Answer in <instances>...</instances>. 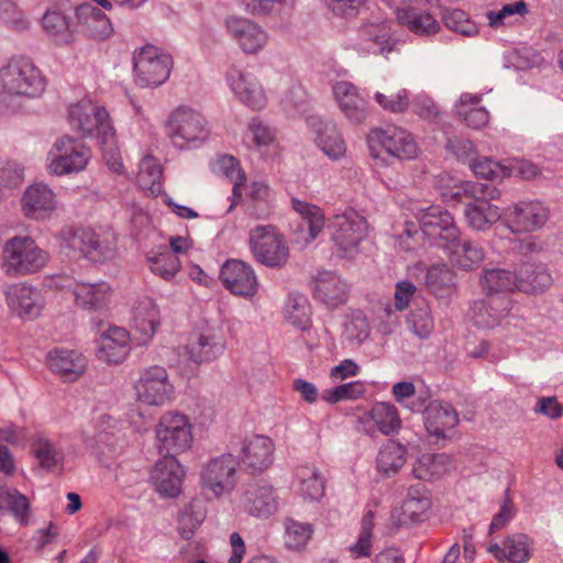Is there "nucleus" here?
<instances>
[{
	"instance_id": "obj_1",
	"label": "nucleus",
	"mask_w": 563,
	"mask_h": 563,
	"mask_svg": "<svg viewBox=\"0 0 563 563\" xmlns=\"http://www.w3.org/2000/svg\"><path fill=\"white\" fill-rule=\"evenodd\" d=\"M68 121L73 130L81 137L91 136L96 131L98 143L107 159H113L111 168L114 172L122 169V164L117 161V140L113 126L109 121V113L91 100L84 99L69 108Z\"/></svg>"
},
{
	"instance_id": "obj_2",
	"label": "nucleus",
	"mask_w": 563,
	"mask_h": 563,
	"mask_svg": "<svg viewBox=\"0 0 563 563\" xmlns=\"http://www.w3.org/2000/svg\"><path fill=\"white\" fill-rule=\"evenodd\" d=\"M3 90L13 96L37 98L46 88V79L34 62L25 56H14L0 69Z\"/></svg>"
},
{
	"instance_id": "obj_3",
	"label": "nucleus",
	"mask_w": 563,
	"mask_h": 563,
	"mask_svg": "<svg viewBox=\"0 0 563 563\" xmlns=\"http://www.w3.org/2000/svg\"><path fill=\"white\" fill-rule=\"evenodd\" d=\"M463 192L471 198L465 202L464 214L468 225L476 231H485L501 219L499 208L490 203L500 191L493 184L466 183Z\"/></svg>"
},
{
	"instance_id": "obj_4",
	"label": "nucleus",
	"mask_w": 563,
	"mask_h": 563,
	"mask_svg": "<svg viewBox=\"0 0 563 563\" xmlns=\"http://www.w3.org/2000/svg\"><path fill=\"white\" fill-rule=\"evenodd\" d=\"M155 433L161 455L176 456L192 443V426L186 415L177 411L165 412L158 420Z\"/></svg>"
},
{
	"instance_id": "obj_5",
	"label": "nucleus",
	"mask_w": 563,
	"mask_h": 563,
	"mask_svg": "<svg viewBox=\"0 0 563 563\" xmlns=\"http://www.w3.org/2000/svg\"><path fill=\"white\" fill-rule=\"evenodd\" d=\"M48 254L30 236H14L3 247V266L9 274H31L42 269Z\"/></svg>"
},
{
	"instance_id": "obj_6",
	"label": "nucleus",
	"mask_w": 563,
	"mask_h": 563,
	"mask_svg": "<svg viewBox=\"0 0 563 563\" xmlns=\"http://www.w3.org/2000/svg\"><path fill=\"white\" fill-rule=\"evenodd\" d=\"M172 66V56L153 45L143 46L133 54L135 84L142 88L164 84L169 77Z\"/></svg>"
},
{
	"instance_id": "obj_7",
	"label": "nucleus",
	"mask_w": 563,
	"mask_h": 563,
	"mask_svg": "<svg viewBox=\"0 0 563 563\" xmlns=\"http://www.w3.org/2000/svg\"><path fill=\"white\" fill-rule=\"evenodd\" d=\"M251 252L261 264L282 267L289 257L284 238L273 225H257L250 231Z\"/></svg>"
},
{
	"instance_id": "obj_8",
	"label": "nucleus",
	"mask_w": 563,
	"mask_h": 563,
	"mask_svg": "<svg viewBox=\"0 0 563 563\" xmlns=\"http://www.w3.org/2000/svg\"><path fill=\"white\" fill-rule=\"evenodd\" d=\"M167 134L173 144L183 150L205 141L209 131L205 118L199 112L180 107L169 117Z\"/></svg>"
},
{
	"instance_id": "obj_9",
	"label": "nucleus",
	"mask_w": 563,
	"mask_h": 563,
	"mask_svg": "<svg viewBox=\"0 0 563 563\" xmlns=\"http://www.w3.org/2000/svg\"><path fill=\"white\" fill-rule=\"evenodd\" d=\"M371 155L379 156V150L400 161L411 159L417 155V144L411 134L404 129H373L367 135Z\"/></svg>"
},
{
	"instance_id": "obj_10",
	"label": "nucleus",
	"mask_w": 563,
	"mask_h": 563,
	"mask_svg": "<svg viewBox=\"0 0 563 563\" xmlns=\"http://www.w3.org/2000/svg\"><path fill=\"white\" fill-rule=\"evenodd\" d=\"M238 465L236 457L231 453L210 459L200 473L203 488L209 489L216 497L231 493L236 485Z\"/></svg>"
},
{
	"instance_id": "obj_11",
	"label": "nucleus",
	"mask_w": 563,
	"mask_h": 563,
	"mask_svg": "<svg viewBox=\"0 0 563 563\" xmlns=\"http://www.w3.org/2000/svg\"><path fill=\"white\" fill-rule=\"evenodd\" d=\"M137 399L148 406H164L174 394V386L169 382L166 368L150 366L140 373L134 384Z\"/></svg>"
},
{
	"instance_id": "obj_12",
	"label": "nucleus",
	"mask_w": 563,
	"mask_h": 563,
	"mask_svg": "<svg viewBox=\"0 0 563 563\" xmlns=\"http://www.w3.org/2000/svg\"><path fill=\"white\" fill-rule=\"evenodd\" d=\"M549 213V208L539 200L520 201L506 209L503 223L512 233L532 232L547 223Z\"/></svg>"
},
{
	"instance_id": "obj_13",
	"label": "nucleus",
	"mask_w": 563,
	"mask_h": 563,
	"mask_svg": "<svg viewBox=\"0 0 563 563\" xmlns=\"http://www.w3.org/2000/svg\"><path fill=\"white\" fill-rule=\"evenodd\" d=\"M395 45L390 22L380 19L363 22L353 43L358 52L382 55L393 52Z\"/></svg>"
},
{
	"instance_id": "obj_14",
	"label": "nucleus",
	"mask_w": 563,
	"mask_h": 563,
	"mask_svg": "<svg viewBox=\"0 0 563 563\" xmlns=\"http://www.w3.org/2000/svg\"><path fill=\"white\" fill-rule=\"evenodd\" d=\"M54 148L57 154L48 167L52 174L58 176L82 170L90 159V150L70 136L59 137Z\"/></svg>"
},
{
	"instance_id": "obj_15",
	"label": "nucleus",
	"mask_w": 563,
	"mask_h": 563,
	"mask_svg": "<svg viewBox=\"0 0 563 563\" xmlns=\"http://www.w3.org/2000/svg\"><path fill=\"white\" fill-rule=\"evenodd\" d=\"M64 234L67 249L79 253L92 262H102L113 256L114 249L112 244L101 240L100 236L89 228L69 229Z\"/></svg>"
},
{
	"instance_id": "obj_16",
	"label": "nucleus",
	"mask_w": 563,
	"mask_h": 563,
	"mask_svg": "<svg viewBox=\"0 0 563 563\" xmlns=\"http://www.w3.org/2000/svg\"><path fill=\"white\" fill-rule=\"evenodd\" d=\"M333 227L335 231L332 239L339 250L342 251L341 257L353 253L367 233L365 218L354 210L335 216Z\"/></svg>"
},
{
	"instance_id": "obj_17",
	"label": "nucleus",
	"mask_w": 563,
	"mask_h": 563,
	"mask_svg": "<svg viewBox=\"0 0 563 563\" xmlns=\"http://www.w3.org/2000/svg\"><path fill=\"white\" fill-rule=\"evenodd\" d=\"M239 464L249 473H262L273 463L274 443L265 435L254 434L240 442Z\"/></svg>"
},
{
	"instance_id": "obj_18",
	"label": "nucleus",
	"mask_w": 563,
	"mask_h": 563,
	"mask_svg": "<svg viewBox=\"0 0 563 563\" xmlns=\"http://www.w3.org/2000/svg\"><path fill=\"white\" fill-rule=\"evenodd\" d=\"M220 279L233 295L253 297L258 283L253 268L239 260H228L221 267Z\"/></svg>"
},
{
	"instance_id": "obj_19",
	"label": "nucleus",
	"mask_w": 563,
	"mask_h": 563,
	"mask_svg": "<svg viewBox=\"0 0 563 563\" xmlns=\"http://www.w3.org/2000/svg\"><path fill=\"white\" fill-rule=\"evenodd\" d=\"M441 247L450 263L465 272L478 268L486 257V252L481 243L462 238L461 233H457L453 242L442 243Z\"/></svg>"
},
{
	"instance_id": "obj_20",
	"label": "nucleus",
	"mask_w": 563,
	"mask_h": 563,
	"mask_svg": "<svg viewBox=\"0 0 563 563\" xmlns=\"http://www.w3.org/2000/svg\"><path fill=\"white\" fill-rule=\"evenodd\" d=\"M307 124L314 134L316 145L332 161H339L345 155V142L336 124L325 121L318 115H310Z\"/></svg>"
},
{
	"instance_id": "obj_21",
	"label": "nucleus",
	"mask_w": 563,
	"mask_h": 563,
	"mask_svg": "<svg viewBox=\"0 0 563 563\" xmlns=\"http://www.w3.org/2000/svg\"><path fill=\"white\" fill-rule=\"evenodd\" d=\"M49 371L63 382H76L87 369L86 357L75 350L55 347L46 355Z\"/></svg>"
},
{
	"instance_id": "obj_22",
	"label": "nucleus",
	"mask_w": 563,
	"mask_h": 563,
	"mask_svg": "<svg viewBox=\"0 0 563 563\" xmlns=\"http://www.w3.org/2000/svg\"><path fill=\"white\" fill-rule=\"evenodd\" d=\"M162 456L152 471V479L162 496L176 497L181 490L185 471L176 456Z\"/></svg>"
},
{
	"instance_id": "obj_23",
	"label": "nucleus",
	"mask_w": 563,
	"mask_h": 563,
	"mask_svg": "<svg viewBox=\"0 0 563 563\" xmlns=\"http://www.w3.org/2000/svg\"><path fill=\"white\" fill-rule=\"evenodd\" d=\"M132 328L140 334L141 344H147L155 335L161 324V311L150 297L139 298L131 310Z\"/></svg>"
},
{
	"instance_id": "obj_24",
	"label": "nucleus",
	"mask_w": 563,
	"mask_h": 563,
	"mask_svg": "<svg viewBox=\"0 0 563 563\" xmlns=\"http://www.w3.org/2000/svg\"><path fill=\"white\" fill-rule=\"evenodd\" d=\"M227 29L242 51L247 54H255L267 44L266 31L249 19L230 18L227 20Z\"/></svg>"
},
{
	"instance_id": "obj_25",
	"label": "nucleus",
	"mask_w": 563,
	"mask_h": 563,
	"mask_svg": "<svg viewBox=\"0 0 563 563\" xmlns=\"http://www.w3.org/2000/svg\"><path fill=\"white\" fill-rule=\"evenodd\" d=\"M422 233L429 239H439L443 243L454 241L460 233L451 213L440 206H432L420 218Z\"/></svg>"
},
{
	"instance_id": "obj_26",
	"label": "nucleus",
	"mask_w": 563,
	"mask_h": 563,
	"mask_svg": "<svg viewBox=\"0 0 563 563\" xmlns=\"http://www.w3.org/2000/svg\"><path fill=\"white\" fill-rule=\"evenodd\" d=\"M510 310L508 296L488 297L474 301L472 306V318L474 324L481 329H493L497 327Z\"/></svg>"
},
{
	"instance_id": "obj_27",
	"label": "nucleus",
	"mask_w": 563,
	"mask_h": 563,
	"mask_svg": "<svg viewBox=\"0 0 563 563\" xmlns=\"http://www.w3.org/2000/svg\"><path fill=\"white\" fill-rule=\"evenodd\" d=\"M243 506L251 516L269 517L277 508L273 487L261 482L249 483L243 495Z\"/></svg>"
},
{
	"instance_id": "obj_28",
	"label": "nucleus",
	"mask_w": 563,
	"mask_h": 563,
	"mask_svg": "<svg viewBox=\"0 0 563 563\" xmlns=\"http://www.w3.org/2000/svg\"><path fill=\"white\" fill-rule=\"evenodd\" d=\"M347 292V284L334 273L321 272L313 280L314 298L330 308L343 305Z\"/></svg>"
},
{
	"instance_id": "obj_29",
	"label": "nucleus",
	"mask_w": 563,
	"mask_h": 563,
	"mask_svg": "<svg viewBox=\"0 0 563 563\" xmlns=\"http://www.w3.org/2000/svg\"><path fill=\"white\" fill-rule=\"evenodd\" d=\"M332 91L340 110L353 123H361L367 115L366 101L358 93V89L350 81H338Z\"/></svg>"
},
{
	"instance_id": "obj_30",
	"label": "nucleus",
	"mask_w": 563,
	"mask_h": 563,
	"mask_svg": "<svg viewBox=\"0 0 563 563\" xmlns=\"http://www.w3.org/2000/svg\"><path fill=\"white\" fill-rule=\"evenodd\" d=\"M7 301L20 317L30 319L36 318L43 308L41 291L24 284L11 286L7 291Z\"/></svg>"
},
{
	"instance_id": "obj_31",
	"label": "nucleus",
	"mask_w": 563,
	"mask_h": 563,
	"mask_svg": "<svg viewBox=\"0 0 563 563\" xmlns=\"http://www.w3.org/2000/svg\"><path fill=\"white\" fill-rule=\"evenodd\" d=\"M75 15L82 31L91 38L106 40L113 33L112 24L106 13L90 3L78 5Z\"/></svg>"
},
{
	"instance_id": "obj_32",
	"label": "nucleus",
	"mask_w": 563,
	"mask_h": 563,
	"mask_svg": "<svg viewBox=\"0 0 563 563\" xmlns=\"http://www.w3.org/2000/svg\"><path fill=\"white\" fill-rule=\"evenodd\" d=\"M515 288L527 294L544 291L552 283V277L544 264L522 263L515 271Z\"/></svg>"
},
{
	"instance_id": "obj_33",
	"label": "nucleus",
	"mask_w": 563,
	"mask_h": 563,
	"mask_svg": "<svg viewBox=\"0 0 563 563\" xmlns=\"http://www.w3.org/2000/svg\"><path fill=\"white\" fill-rule=\"evenodd\" d=\"M424 426L429 434L444 438L446 430L459 423V416L450 404L430 401L424 408Z\"/></svg>"
},
{
	"instance_id": "obj_34",
	"label": "nucleus",
	"mask_w": 563,
	"mask_h": 563,
	"mask_svg": "<svg viewBox=\"0 0 563 563\" xmlns=\"http://www.w3.org/2000/svg\"><path fill=\"white\" fill-rule=\"evenodd\" d=\"M397 20L400 25L419 36H433L438 34L441 29L440 23L432 14L411 5L398 10Z\"/></svg>"
},
{
	"instance_id": "obj_35",
	"label": "nucleus",
	"mask_w": 563,
	"mask_h": 563,
	"mask_svg": "<svg viewBox=\"0 0 563 563\" xmlns=\"http://www.w3.org/2000/svg\"><path fill=\"white\" fill-rule=\"evenodd\" d=\"M73 295L78 307L86 310H100L109 302L111 287L106 282L77 283Z\"/></svg>"
},
{
	"instance_id": "obj_36",
	"label": "nucleus",
	"mask_w": 563,
	"mask_h": 563,
	"mask_svg": "<svg viewBox=\"0 0 563 563\" xmlns=\"http://www.w3.org/2000/svg\"><path fill=\"white\" fill-rule=\"evenodd\" d=\"M129 333L125 329L112 327L101 338L98 357L108 363L119 364L129 354Z\"/></svg>"
},
{
	"instance_id": "obj_37",
	"label": "nucleus",
	"mask_w": 563,
	"mask_h": 563,
	"mask_svg": "<svg viewBox=\"0 0 563 563\" xmlns=\"http://www.w3.org/2000/svg\"><path fill=\"white\" fill-rule=\"evenodd\" d=\"M54 208V194L44 184H34L26 188L22 197V210L29 218L38 219Z\"/></svg>"
},
{
	"instance_id": "obj_38",
	"label": "nucleus",
	"mask_w": 563,
	"mask_h": 563,
	"mask_svg": "<svg viewBox=\"0 0 563 563\" xmlns=\"http://www.w3.org/2000/svg\"><path fill=\"white\" fill-rule=\"evenodd\" d=\"M481 96L462 93L454 107L455 114L470 128L481 129L488 123L489 113L479 106Z\"/></svg>"
},
{
	"instance_id": "obj_39",
	"label": "nucleus",
	"mask_w": 563,
	"mask_h": 563,
	"mask_svg": "<svg viewBox=\"0 0 563 563\" xmlns=\"http://www.w3.org/2000/svg\"><path fill=\"white\" fill-rule=\"evenodd\" d=\"M231 86L238 98L247 107L260 110L265 106L266 97L263 88L252 74L240 73Z\"/></svg>"
},
{
	"instance_id": "obj_40",
	"label": "nucleus",
	"mask_w": 563,
	"mask_h": 563,
	"mask_svg": "<svg viewBox=\"0 0 563 563\" xmlns=\"http://www.w3.org/2000/svg\"><path fill=\"white\" fill-rule=\"evenodd\" d=\"M291 206L301 219V223L298 228L299 231L305 232L308 230V236L305 241H313L324 228V214L322 210L316 205L297 198L291 199Z\"/></svg>"
},
{
	"instance_id": "obj_41",
	"label": "nucleus",
	"mask_w": 563,
	"mask_h": 563,
	"mask_svg": "<svg viewBox=\"0 0 563 563\" xmlns=\"http://www.w3.org/2000/svg\"><path fill=\"white\" fill-rule=\"evenodd\" d=\"M225 341L214 332L201 333L196 342L189 345V354L194 362H211L223 354Z\"/></svg>"
},
{
	"instance_id": "obj_42",
	"label": "nucleus",
	"mask_w": 563,
	"mask_h": 563,
	"mask_svg": "<svg viewBox=\"0 0 563 563\" xmlns=\"http://www.w3.org/2000/svg\"><path fill=\"white\" fill-rule=\"evenodd\" d=\"M451 459L446 454H423L413 464L412 474L421 481H432L448 472Z\"/></svg>"
},
{
	"instance_id": "obj_43",
	"label": "nucleus",
	"mask_w": 563,
	"mask_h": 563,
	"mask_svg": "<svg viewBox=\"0 0 563 563\" xmlns=\"http://www.w3.org/2000/svg\"><path fill=\"white\" fill-rule=\"evenodd\" d=\"M45 33L56 43H69L74 29L70 19L59 10H47L42 18Z\"/></svg>"
},
{
	"instance_id": "obj_44",
	"label": "nucleus",
	"mask_w": 563,
	"mask_h": 563,
	"mask_svg": "<svg viewBox=\"0 0 563 563\" xmlns=\"http://www.w3.org/2000/svg\"><path fill=\"white\" fill-rule=\"evenodd\" d=\"M515 273L504 268L484 269L479 279L483 291L488 297L499 296L508 290L515 289Z\"/></svg>"
},
{
	"instance_id": "obj_45",
	"label": "nucleus",
	"mask_w": 563,
	"mask_h": 563,
	"mask_svg": "<svg viewBox=\"0 0 563 563\" xmlns=\"http://www.w3.org/2000/svg\"><path fill=\"white\" fill-rule=\"evenodd\" d=\"M456 284L455 272L444 263L431 265L426 274V285L435 296H443Z\"/></svg>"
},
{
	"instance_id": "obj_46",
	"label": "nucleus",
	"mask_w": 563,
	"mask_h": 563,
	"mask_svg": "<svg viewBox=\"0 0 563 563\" xmlns=\"http://www.w3.org/2000/svg\"><path fill=\"white\" fill-rule=\"evenodd\" d=\"M299 494L307 500L317 501L324 495V479L313 466H301L297 471Z\"/></svg>"
},
{
	"instance_id": "obj_47",
	"label": "nucleus",
	"mask_w": 563,
	"mask_h": 563,
	"mask_svg": "<svg viewBox=\"0 0 563 563\" xmlns=\"http://www.w3.org/2000/svg\"><path fill=\"white\" fill-rule=\"evenodd\" d=\"M405 455V446L395 442L382 446L376 460L378 472L388 477L396 474L406 462Z\"/></svg>"
},
{
	"instance_id": "obj_48",
	"label": "nucleus",
	"mask_w": 563,
	"mask_h": 563,
	"mask_svg": "<svg viewBox=\"0 0 563 563\" xmlns=\"http://www.w3.org/2000/svg\"><path fill=\"white\" fill-rule=\"evenodd\" d=\"M285 317L291 325L300 330L308 329L311 323L308 299L298 292L290 294L285 305Z\"/></svg>"
},
{
	"instance_id": "obj_49",
	"label": "nucleus",
	"mask_w": 563,
	"mask_h": 563,
	"mask_svg": "<svg viewBox=\"0 0 563 563\" xmlns=\"http://www.w3.org/2000/svg\"><path fill=\"white\" fill-rule=\"evenodd\" d=\"M372 418L385 435L398 432L401 426L397 408L388 402L376 404L372 409Z\"/></svg>"
},
{
	"instance_id": "obj_50",
	"label": "nucleus",
	"mask_w": 563,
	"mask_h": 563,
	"mask_svg": "<svg viewBox=\"0 0 563 563\" xmlns=\"http://www.w3.org/2000/svg\"><path fill=\"white\" fill-rule=\"evenodd\" d=\"M151 271L166 280L172 279L179 271L180 262L177 255L167 247L161 252H151L147 256Z\"/></svg>"
},
{
	"instance_id": "obj_51",
	"label": "nucleus",
	"mask_w": 563,
	"mask_h": 563,
	"mask_svg": "<svg viewBox=\"0 0 563 563\" xmlns=\"http://www.w3.org/2000/svg\"><path fill=\"white\" fill-rule=\"evenodd\" d=\"M442 20L449 30L463 36L473 37L478 33L476 23L461 9L445 10Z\"/></svg>"
},
{
	"instance_id": "obj_52",
	"label": "nucleus",
	"mask_w": 563,
	"mask_h": 563,
	"mask_svg": "<svg viewBox=\"0 0 563 563\" xmlns=\"http://www.w3.org/2000/svg\"><path fill=\"white\" fill-rule=\"evenodd\" d=\"M371 333L369 322L361 310L353 311L345 323L344 335L352 344L360 345Z\"/></svg>"
},
{
	"instance_id": "obj_53",
	"label": "nucleus",
	"mask_w": 563,
	"mask_h": 563,
	"mask_svg": "<svg viewBox=\"0 0 563 563\" xmlns=\"http://www.w3.org/2000/svg\"><path fill=\"white\" fill-rule=\"evenodd\" d=\"M470 167L476 177H481L483 179H503L509 174L505 166L488 157H479L473 159L470 164Z\"/></svg>"
},
{
	"instance_id": "obj_54",
	"label": "nucleus",
	"mask_w": 563,
	"mask_h": 563,
	"mask_svg": "<svg viewBox=\"0 0 563 563\" xmlns=\"http://www.w3.org/2000/svg\"><path fill=\"white\" fill-rule=\"evenodd\" d=\"M528 537L526 534H514L504 541L506 560L510 563H525L530 558Z\"/></svg>"
},
{
	"instance_id": "obj_55",
	"label": "nucleus",
	"mask_w": 563,
	"mask_h": 563,
	"mask_svg": "<svg viewBox=\"0 0 563 563\" xmlns=\"http://www.w3.org/2000/svg\"><path fill=\"white\" fill-rule=\"evenodd\" d=\"M32 451L40 462V465L47 471L56 466L62 459V453L56 450L55 445L49 440L44 438L34 441Z\"/></svg>"
},
{
	"instance_id": "obj_56",
	"label": "nucleus",
	"mask_w": 563,
	"mask_h": 563,
	"mask_svg": "<svg viewBox=\"0 0 563 563\" xmlns=\"http://www.w3.org/2000/svg\"><path fill=\"white\" fill-rule=\"evenodd\" d=\"M311 533V525L288 520L286 525L285 543L289 549H300L307 544Z\"/></svg>"
},
{
	"instance_id": "obj_57",
	"label": "nucleus",
	"mask_w": 563,
	"mask_h": 563,
	"mask_svg": "<svg viewBox=\"0 0 563 563\" xmlns=\"http://www.w3.org/2000/svg\"><path fill=\"white\" fill-rule=\"evenodd\" d=\"M221 167L224 169V173L228 177H233L234 174L238 175L239 181H234L232 188V201L227 212H231L234 207L240 202L242 197L241 184L245 180L244 174L241 173V169L238 167V162L233 156H223L220 161Z\"/></svg>"
},
{
	"instance_id": "obj_58",
	"label": "nucleus",
	"mask_w": 563,
	"mask_h": 563,
	"mask_svg": "<svg viewBox=\"0 0 563 563\" xmlns=\"http://www.w3.org/2000/svg\"><path fill=\"white\" fill-rule=\"evenodd\" d=\"M0 18L19 31L27 30L30 22L12 0H0Z\"/></svg>"
},
{
	"instance_id": "obj_59",
	"label": "nucleus",
	"mask_w": 563,
	"mask_h": 563,
	"mask_svg": "<svg viewBox=\"0 0 563 563\" xmlns=\"http://www.w3.org/2000/svg\"><path fill=\"white\" fill-rule=\"evenodd\" d=\"M528 12V5L525 1L520 0L512 3H507L498 11H488L487 19L492 27H498L505 24L508 16L518 14L523 16Z\"/></svg>"
},
{
	"instance_id": "obj_60",
	"label": "nucleus",
	"mask_w": 563,
	"mask_h": 563,
	"mask_svg": "<svg viewBox=\"0 0 563 563\" xmlns=\"http://www.w3.org/2000/svg\"><path fill=\"white\" fill-rule=\"evenodd\" d=\"M375 100L382 108L390 112H402L409 106V98L406 89H401L397 92H390L388 95L376 92Z\"/></svg>"
},
{
	"instance_id": "obj_61",
	"label": "nucleus",
	"mask_w": 563,
	"mask_h": 563,
	"mask_svg": "<svg viewBox=\"0 0 563 563\" xmlns=\"http://www.w3.org/2000/svg\"><path fill=\"white\" fill-rule=\"evenodd\" d=\"M408 323L413 333L421 339L429 336L433 329V321L427 308L411 311Z\"/></svg>"
},
{
	"instance_id": "obj_62",
	"label": "nucleus",
	"mask_w": 563,
	"mask_h": 563,
	"mask_svg": "<svg viewBox=\"0 0 563 563\" xmlns=\"http://www.w3.org/2000/svg\"><path fill=\"white\" fill-rule=\"evenodd\" d=\"M162 177V167L152 156H145L139 168V181L142 186L152 187L159 181Z\"/></svg>"
},
{
	"instance_id": "obj_63",
	"label": "nucleus",
	"mask_w": 563,
	"mask_h": 563,
	"mask_svg": "<svg viewBox=\"0 0 563 563\" xmlns=\"http://www.w3.org/2000/svg\"><path fill=\"white\" fill-rule=\"evenodd\" d=\"M5 505L19 522L24 523L26 521L30 509V503L26 496L19 493L16 489H10L7 495Z\"/></svg>"
},
{
	"instance_id": "obj_64",
	"label": "nucleus",
	"mask_w": 563,
	"mask_h": 563,
	"mask_svg": "<svg viewBox=\"0 0 563 563\" xmlns=\"http://www.w3.org/2000/svg\"><path fill=\"white\" fill-rule=\"evenodd\" d=\"M366 0H324L327 8L335 15L352 18L358 14Z\"/></svg>"
}]
</instances>
